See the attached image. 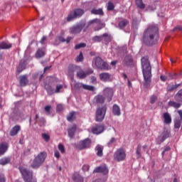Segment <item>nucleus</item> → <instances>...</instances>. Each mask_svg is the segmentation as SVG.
<instances>
[{
  "label": "nucleus",
  "mask_w": 182,
  "mask_h": 182,
  "mask_svg": "<svg viewBox=\"0 0 182 182\" xmlns=\"http://www.w3.org/2000/svg\"><path fill=\"white\" fill-rule=\"evenodd\" d=\"M159 28L150 26L144 33V42L146 45H154V37L157 36Z\"/></svg>",
  "instance_id": "nucleus-1"
},
{
  "label": "nucleus",
  "mask_w": 182,
  "mask_h": 182,
  "mask_svg": "<svg viewBox=\"0 0 182 182\" xmlns=\"http://www.w3.org/2000/svg\"><path fill=\"white\" fill-rule=\"evenodd\" d=\"M141 66L145 85H149L151 82V66L147 57L141 58Z\"/></svg>",
  "instance_id": "nucleus-2"
},
{
  "label": "nucleus",
  "mask_w": 182,
  "mask_h": 182,
  "mask_svg": "<svg viewBox=\"0 0 182 182\" xmlns=\"http://www.w3.org/2000/svg\"><path fill=\"white\" fill-rule=\"evenodd\" d=\"M19 170L23 176L25 182H36V178H33L32 171H28L26 168L20 167Z\"/></svg>",
  "instance_id": "nucleus-3"
},
{
  "label": "nucleus",
  "mask_w": 182,
  "mask_h": 182,
  "mask_svg": "<svg viewBox=\"0 0 182 182\" xmlns=\"http://www.w3.org/2000/svg\"><path fill=\"white\" fill-rule=\"evenodd\" d=\"M46 159V153L41 152L34 159L33 164H31V167H33V168H38V167H41V165L42 164V163L45 161Z\"/></svg>",
  "instance_id": "nucleus-4"
},
{
  "label": "nucleus",
  "mask_w": 182,
  "mask_h": 182,
  "mask_svg": "<svg viewBox=\"0 0 182 182\" xmlns=\"http://www.w3.org/2000/svg\"><path fill=\"white\" fill-rule=\"evenodd\" d=\"M85 14V11L82 9H75L73 11H70V14L68 15L67 21L68 22H70L76 19V18H80L82 15Z\"/></svg>",
  "instance_id": "nucleus-5"
},
{
  "label": "nucleus",
  "mask_w": 182,
  "mask_h": 182,
  "mask_svg": "<svg viewBox=\"0 0 182 182\" xmlns=\"http://www.w3.org/2000/svg\"><path fill=\"white\" fill-rule=\"evenodd\" d=\"M107 110V107H106V106H103L97 109L96 122H102V120L105 119V116H106Z\"/></svg>",
  "instance_id": "nucleus-6"
},
{
  "label": "nucleus",
  "mask_w": 182,
  "mask_h": 182,
  "mask_svg": "<svg viewBox=\"0 0 182 182\" xmlns=\"http://www.w3.org/2000/svg\"><path fill=\"white\" fill-rule=\"evenodd\" d=\"M88 26H92L95 31H100V29L105 28V23L102 22L100 19L95 18L90 21Z\"/></svg>",
  "instance_id": "nucleus-7"
},
{
  "label": "nucleus",
  "mask_w": 182,
  "mask_h": 182,
  "mask_svg": "<svg viewBox=\"0 0 182 182\" xmlns=\"http://www.w3.org/2000/svg\"><path fill=\"white\" fill-rule=\"evenodd\" d=\"M126 159V151L123 149H118L114 154L115 161H123Z\"/></svg>",
  "instance_id": "nucleus-8"
},
{
  "label": "nucleus",
  "mask_w": 182,
  "mask_h": 182,
  "mask_svg": "<svg viewBox=\"0 0 182 182\" xmlns=\"http://www.w3.org/2000/svg\"><path fill=\"white\" fill-rule=\"evenodd\" d=\"M72 89H80V87H83L85 90H90V92H95V89L92 85H85L80 82H76L75 84L72 81L71 82Z\"/></svg>",
  "instance_id": "nucleus-9"
},
{
  "label": "nucleus",
  "mask_w": 182,
  "mask_h": 182,
  "mask_svg": "<svg viewBox=\"0 0 182 182\" xmlns=\"http://www.w3.org/2000/svg\"><path fill=\"white\" fill-rule=\"evenodd\" d=\"M95 65L98 69H103L104 70H109L110 69L109 64L105 63L100 57L95 58Z\"/></svg>",
  "instance_id": "nucleus-10"
},
{
  "label": "nucleus",
  "mask_w": 182,
  "mask_h": 182,
  "mask_svg": "<svg viewBox=\"0 0 182 182\" xmlns=\"http://www.w3.org/2000/svg\"><path fill=\"white\" fill-rule=\"evenodd\" d=\"M92 144V141L90 139H86L83 141H80L76 145V148L77 150H83L85 149H89L90 147V144Z\"/></svg>",
  "instance_id": "nucleus-11"
},
{
  "label": "nucleus",
  "mask_w": 182,
  "mask_h": 182,
  "mask_svg": "<svg viewBox=\"0 0 182 182\" xmlns=\"http://www.w3.org/2000/svg\"><path fill=\"white\" fill-rule=\"evenodd\" d=\"M114 90L112 87H105L103 90V95L106 97L107 102H112Z\"/></svg>",
  "instance_id": "nucleus-12"
},
{
  "label": "nucleus",
  "mask_w": 182,
  "mask_h": 182,
  "mask_svg": "<svg viewBox=\"0 0 182 182\" xmlns=\"http://www.w3.org/2000/svg\"><path fill=\"white\" fill-rule=\"evenodd\" d=\"M93 73V70L90 69L87 71H83L82 68H80L78 70H77V76L79 77V79H85L86 76H89V75H92Z\"/></svg>",
  "instance_id": "nucleus-13"
},
{
  "label": "nucleus",
  "mask_w": 182,
  "mask_h": 182,
  "mask_svg": "<svg viewBox=\"0 0 182 182\" xmlns=\"http://www.w3.org/2000/svg\"><path fill=\"white\" fill-rule=\"evenodd\" d=\"M170 137V132L168 130L165 129L157 138V143L161 144L164 140Z\"/></svg>",
  "instance_id": "nucleus-14"
},
{
  "label": "nucleus",
  "mask_w": 182,
  "mask_h": 182,
  "mask_svg": "<svg viewBox=\"0 0 182 182\" xmlns=\"http://www.w3.org/2000/svg\"><path fill=\"white\" fill-rule=\"evenodd\" d=\"M83 29V26L82 24L77 25L75 26H73L70 28V33L76 35V33H80Z\"/></svg>",
  "instance_id": "nucleus-15"
},
{
  "label": "nucleus",
  "mask_w": 182,
  "mask_h": 182,
  "mask_svg": "<svg viewBox=\"0 0 182 182\" xmlns=\"http://www.w3.org/2000/svg\"><path fill=\"white\" fill-rule=\"evenodd\" d=\"M105 131V127L102 125H96L92 129V132L94 134H100V133H103Z\"/></svg>",
  "instance_id": "nucleus-16"
},
{
  "label": "nucleus",
  "mask_w": 182,
  "mask_h": 182,
  "mask_svg": "<svg viewBox=\"0 0 182 182\" xmlns=\"http://www.w3.org/2000/svg\"><path fill=\"white\" fill-rule=\"evenodd\" d=\"M94 173H102V174L106 175L109 173V169L107 168V167H106V166L104 165L96 168L94 170Z\"/></svg>",
  "instance_id": "nucleus-17"
},
{
  "label": "nucleus",
  "mask_w": 182,
  "mask_h": 182,
  "mask_svg": "<svg viewBox=\"0 0 182 182\" xmlns=\"http://www.w3.org/2000/svg\"><path fill=\"white\" fill-rule=\"evenodd\" d=\"M80 69V67L74 65H70L68 67V75L69 76H73V73L75 72H77Z\"/></svg>",
  "instance_id": "nucleus-18"
},
{
  "label": "nucleus",
  "mask_w": 182,
  "mask_h": 182,
  "mask_svg": "<svg viewBox=\"0 0 182 182\" xmlns=\"http://www.w3.org/2000/svg\"><path fill=\"white\" fill-rule=\"evenodd\" d=\"M26 60H21L17 67V72L18 73H21L23 70H25V68H26Z\"/></svg>",
  "instance_id": "nucleus-19"
},
{
  "label": "nucleus",
  "mask_w": 182,
  "mask_h": 182,
  "mask_svg": "<svg viewBox=\"0 0 182 182\" xmlns=\"http://www.w3.org/2000/svg\"><path fill=\"white\" fill-rule=\"evenodd\" d=\"M100 79L102 82H110V75L107 73L100 74Z\"/></svg>",
  "instance_id": "nucleus-20"
},
{
  "label": "nucleus",
  "mask_w": 182,
  "mask_h": 182,
  "mask_svg": "<svg viewBox=\"0 0 182 182\" xmlns=\"http://www.w3.org/2000/svg\"><path fill=\"white\" fill-rule=\"evenodd\" d=\"M163 118H164V123H165V124H171V115H170L168 112L164 113Z\"/></svg>",
  "instance_id": "nucleus-21"
},
{
  "label": "nucleus",
  "mask_w": 182,
  "mask_h": 182,
  "mask_svg": "<svg viewBox=\"0 0 182 182\" xmlns=\"http://www.w3.org/2000/svg\"><path fill=\"white\" fill-rule=\"evenodd\" d=\"M8 150V144L7 143H1L0 144V156H3L6 153Z\"/></svg>",
  "instance_id": "nucleus-22"
},
{
  "label": "nucleus",
  "mask_w": 182,
  "mask_h": 182,
  "mask_svg": "<svg viewBox=\"0 0 182 182\" xmlns=\"http://www.w3.org/2000/svg\"><path fill=\"white\" fill-rule=\"evenodd\" d=\"M176 77H177V75H176V73L168 74V75L167 77H166L164 75H161V80H162V82H166V80H170L171 79H176Z\"/></svg>",
  "instance_id": "nucleus-23"
},
{
  "label": "nucleus",
  "mask_w": 182,
  "mask_h": 182,
  "mask_svg": "<svg viewBox=\"0 0 182 182\" xmlns=\"http://www.w3.org/2000/svg\"><path fill=\"white\" fill-rule=\"evenodd\" d=\"M28 75H22L20 77L19 83L21 86H26L27 83H28Z\"/></svg>",
  "instance_id": "nucleus-24"
},
{
  "label": "nucleus",
  "mask_w": 182,
  "mask_h": 182,
  "mask_svg": "<svg viewBox=\"0 0 182 182\" xmlns=\"http://www.w3.org/2000/svg\"><path fill=\"white\" fill-rule=\"evenodd\" d=\"M19 130H21V126L19 125L14 126L10 131V136H16Z\"/></svg>",
  "instance_id": "nucleus-25"
},
{
  "label": "nucleus",
  "mask_w": 182,
  "mask_h": 182,
  "mask_svg": "<svg viewBox=\"0 0 182 182\" xmlns=\"http://www.w3.org/2000/svg\"><path fill=\"white\" fill-rule=\"evenodd\" d=\"M112 113L113 114H114V116H120V114H122L120 112V107H119V105H114L112 107Z\"/></svg>",
  "instance_id": "nucleus-26"
},
{
  "label": "nucleus",
  "mask_w": 182,
  "mask_h": 182,
  "mask_svg": "<svg viewBox=\"0 0 182 182\" xmlns=\"http://www.w3.org/2000/svg\"><path fill=\"white\" fill-rule=\"evenodd\" d=\"M76 129V124H73V127L68 129V136L70 139H73V136H75Z\"/></svg>",
  "instance_id": "nucleus-27"
},
{
  "label": "nucleus",
  "mask_w": 182,
  "mask_h": 182,
  "mask_svg": "<svg viewBox=\"0 0 182 182\" xmlns=\"http://www.w3.org/2000/svg\"><path fill=\"white\" fill-rule=\"evenodd\" d=\"M73 180L75 182H83V178L78 173H75L73 175Z\"/></svg>",
  "instance_id": "nucleus-28"
},
{
  "label": "nucleus",
  "mask_w": 182,
  "mask_h": 182,
  "mask_svg": "<svg viewBox=\"0 0 182 182\" xmlns=\"http://www.w3.org/2000/svg\"><path fill=\"white\" fill-rule=\"evenodd\" d=\"M168 106L174 107V109H180V107H181V104L176 101H169Z\"/></svg>",
  "instance_id": "nucleus-29"
},
{
  "label": "nucleus",
  "mask_w": 182,
  "mask_h": 182,
  "mask_svg": "<svg viewBox=\"0 0 182 182\" xmlns=\"http://www.w3.org/2000/svg\"><path fill=\"white\" fill-rule=\"evenodd\" d=\"M94 100L96 102V103H105V97H103L102 95H97L95 97Z\"/></svg>",
  "instance_id": "nucleus-30"
},
{
  "label": "nucleus",
  "mask_w": 182,
  "mask_h": 182,
  "mask_svg": "<svg viewBox=\"0 0 182 182\" xmlns=\"http://www.w3.org/2000/svg\"><path fill=\"white\" fill-rule=\"evenodd\" d=\"M9 163H11L10 157H4L0 159V165L1 166H6V164H9Z\"/></svg>",
  "instance_id": "nucleus-31"
},
{
  "label": "nucleus",
  "mask_w": 182,
  "mask_h": 182,
  "mask_svg": "<svg viewBox=\"0 0 182 182\" xmlns=\"http://www.w3.org/2000/svg\"><path fill=\"white\" fill-rule=\"evenodd\" d=\"M12 48V44L6 42L0 43V49H10Z\"/></svg>",
  "instance_id": "nucleus-32"
},
{
  "label": "nucleus",
  "mask_w": 182,
  "mask_h": 182,
  "mask_svg": "<svg viewBox=\"0 0 182 182\" xmlns=\"http://www.w3.org/2000/svg\"><path fill=\"white\" fill-rule=\"evenodd\" d=\"M43 56H45V50H43V49H38L36 53V58L39 59L43 58Z\"/></svg>",
  "instance_id": "nucleus-33"
},
{
  "label": "nucleus",
  "mask_w": 182,
  "mask_h": 182,
  "mask_svg": "<svg viewBox=\"0 0 182 182\" xmlns=\"http://www.w3.org/2000/svg\"><path fill=\"white\" fill-rule=\"evenodd\" d=\"M76 112H70L68 116H67V119L68 120V122H73V120H75V119H76Z\"/></svg>",
  "instance_id": "nucleus-34"
},
{
  "label": "nucleus",
  "mask_w": 182,
  "mask_h": 182,
  "mask_svg": "<svg viewBox=\"0 0 182 182\" xmlns=\"http://www.w3.org/2000/svg\"><path fill=\"white\" fill-rule=\"evenodd\" d=\"M96 150L97 156H98L99 157H102V156H103V146L98 145L96 147Z\"/></svg>",
  "instance_id": "nucleus-35"
},
{
  "label": "nucleus",
  "mask_w": 182,
  "mask_h": 182,
  "mask_svg": "<svg viewBox=\"0 0 182 182\" xmlns=\"http://www.w3.org/2000/svg\"><path fill=\"white\" fill-rule=\"evenodd\" d=\"M176 102H182V90H180L174 97Z\"/></svg>",
  "instance_id": "nucleus-36"
},
{
  "label": "nucleus",
  "mask_w": 182,
  "mask_h": 182,
  "mask_svg": "<svg viewBox=\"0 0 182 182\" xmlns=\"http://www.w3.org/2000/svg\"><path fill=\"white\" fill-rule=\"evenodd\" d=\"M91 14H92L93 15H103V10L102 9H93L91 11Z\"/></svg>",
  "instance_id": "nucleus-37"
},
{
  "label": "nucleus",
  "mask_w": 182,
  "mask_h": 182,
  "mask_svg": "<svg viewBox=\"0 0 182 182\" xmlns=\"http://www.w3.org/2000/svg\"><path fill=\"white\" fill-rule=\"evenodd\" d=\"M124 63H125V65H127L128 66H131V65H132V63H133V58H132L131 56H127L124 59Z\"/></svg>",
  "instance_id": "nucleus-38"
},
{
  "label": "nucleus",
  "mask_w": 182,
  "mask_h": 182,
  "mask_svg": "<svg viewBox=\"0 0 182 182\" xmlns=\"http://www.w3.org/2000/svg\"><path fill=\"white\" fill-rule=\"evenodd\" d=\"M102 41H105V42H110L112 41V36L107 33H105L102 35Z\"/></svg>",
  "instance_id": "nucleus-39"
},
{
  "label": "nucleus",
  "mask_w": 182,
  "mask_h": 182,
  "mask_svg": "<svg viewBox=\"0 0 182 182\" xmlns=\"http://www.w3.org/2000/svg\"><path fill=\"white\" fill-rule=\"evenodd\" d=\"M58 41H59V42H67V43H69L70 42V41H72V37H68L66 40H65V38H63V37L60 36L58 37Z\"/></svg>",
  "instance_id": "nucleus-40"
},
{
  "label": "nucleus",
  "mask_w": 182,
  "mask_h": 182,
  "mask_svg": "<svg viewBox=\"0 0 182 182\" xmlns=\"http://www.w3.org/2000/svg\"><path fill=\"white\" fill-rule=\"evenodd\" d=\"M181 122H182V120L180 119H176L174 121L175 129H180V127H181Z\"/></svg>",
  "instance_id": "nucleus-41"
},
{
  "label": "nucleus",
  "mask_w": 182,
  "mask_h": 182,
  "mask_svg": "<svg viewBox=\"0 0 182 182\" xmlns=\"http://www.w3.org/2000/svg\"><path fill=\"white\" fill-rule=\"evenodd\" d=\"M92 42H102L103 41V36H94L92 39Z\"/></svg>",
  "instance_id": "nucleus-42"
},
{
  "label": "nucleus",
  "mask_w": 182,
  "mask_h": 182,
  "mask_svg": "<svg viewBox=\"0 0 182 182\" xmlns=\"http://www.w3.org/2000/svg\"><path fill=\"white\" fill-rule=\"evenodd\" d=\"M128 23H129V21H127V20H122L119 23V26L122 29V28H124V26H126Z\"/></svg>",
  "instance_id": "nucleus-43"
},
{
  "label": "nucleus",
  "mask_w": 182,
  "mask_h": 182,
  "mask_svg": "<svg viewBox=\"0 0 182 182\" xmlns=\"http://www.w3.org/2000/svg\"><path fill=\"white\" fill-rule=\"evenodd\" d=\"M177 87H178V85H168V87H167V90H168V92H171V91H173V90L177 89Z\"/></svg>",
  "instance_id": "nucleus-44"
},
{
  "label": "nucleus",
  "mask_w": 182,
  "mask_h": 182,
  "mask_svg": "<svg viewBox=\"0 0 182 182\" xmlns=\"http://www.w3.org/2000/svg\"><path fill=\"white\" fill-rule=\"evenodd\" d=\"M141 150V145L139 144L136 149V157L137 159H139V157L141 156V153L140 152Z\"/></svg>",
  "instance_id": "nucleus-45"
},
{
  "label": "nucleus",
  "mask_w": 182,
  "mask_h": 182,
  "mask_svg": "<svg viewBox=\"0 0 182 182\" xmlns=\"http://www.w3.org/2000/svg\"><path fill=\"white\" fill-rule=\"evenodd\" d=\"M45 89H46L48 95H53V90L51 87H48V85H45Z\"/></svg>",
  "instance_id": "nucleus-46"
},
{
  "label": "nucleus",
  "mask_w": 182,
  "mask_h": 182,
  "mask_svg": "<svg viewBox=\"0 0 182 182\" xmlns=\"http://www.w3.org/2000/svg\"><path fill=\"white\" fill-rule=\"evenodd\" d=\"M138 8H140V9H144L146 5H144V4H143V1H138L137 3H136Z\"/></svg>",
  "instance_id": "nucleus-47"
},
{
  "label": "nucleus",
  "mask_w": 182,
  "mask_h": 182,
  "mask_svg": "<svg viewBox=\"0 0 182 182\" xmlns=\"http://www.w3.org/2000/svg\"><path fill=\"white\" fill-rule=\"evenodd\" d=\"M58 150H60V153H62V154H63V153H65V146H63V144H58Z\"/></svg>",
  "instance_id": "nucleus-48"
},
{
  "label": "nucleus",
  "mask_w": 182,
  "mask_h": 182,
  "mask_svg": "<svg viewBox=\"0 0 182 182\" xmlns=\"http://www.w3.org/2000/svg\"><path fill=\"white\" fill-rule=\"evenodd\" d=\"M42 137L46 141H49V139H50V136H49V134H42Z\"/></svg>",
  "instance_id": "nucleus-49"
},
{
  "label": "nucleus",
  "mask_w": 182,
  "mask_h": 182,
  "mask_svg": "<svg viewBox=\"0 0 182 182\" xmlns=\"http://www.w3.org/2000/svg\"><path fill=\"white\" fill-rule=\"evenodd\" d=\"M107 9L108 11H113V9H114V4H113L112 2H109Z\"/></svg>",
  "instance_id": "nucleus-50"
},
{
  "label": "nucleus",
  "mask_w": 182,
  "mask_h": 182,
  "mask_svg": "<svg viewBox=\"0 0 182 182\" xmlns=\"http://www.w3.org/2000/svg\"><path fill=\"white\" fill-rule=\"evenodd\" d=\"M86 46V43H81L80 44H77L75 46V49H80V48H85Z\"/></svg>",
  "instance_id": "nucleus-51"
},
{
  "label": "nucleus",
  "mask_w": 182,
  "mask_h": 182,
  "mask_svg": "<svg viewBox=\"0 0 182 182\" xmlns=\"http://www.w3.org/2000/svg\"><path fill=\"white\" fill-rule=\"evenodd\" d=\"M83 60V53H80L79 55L77 57V62H82Z\"/></svg>",
  "instance_id": "nucleus-52"
},
{
  "label": "nucleus",
  "mask_w": 182,
  "mask_h": 182,
  "mask_svg": "<svg viewBox=\"0 0 182 182\" xmlns=\"http://www.w3.org/2000/svg\"><path fill=\"white\" fill-rule=\"evenodd\" d=\"M156 100H157V96L153 95L152 97H151L150 102L151 103V105H154V103L156 102Z\"/></svg>",
  "instance_id": "nucleus-53"
},
{
  "label": "nucleus",
  "mask_w": 182,
  "mask_h": 182,
  "mask_svg": "<svg viewBox=\"0 0 182 182\" xmlns=\"http://www.w3.org/2000/svg\"><path fill=\"white\" fill-rule=\"evenodd\" d=\"M63 87V85H58L56 86V88H55V93H59V91L60 90V89H62Z\"/></svg>",
  "instance_id": "nucleus-54"
},
{
  "label": "nucleus",
  "mask_w": 182,
  "mask_h": 182,
  "mask_svg": "<svg viewBox=\"0 0 182 182\" xmlns=\"http://www.w3.org/2000/svg\"><path fill=\"white\" fill-rule=\"evenodd\" d=\"M50 108H51L50 105H48V106L45 107L44 110H45V112H46V113L50 114Z\"/></svg>",
  "instance_id": "nucleus-55"
},
{
  "label": "nucleus",
  "mask_w": 182,
  "mask_h": 182,
  "mask_svg": "<svg viewBox=\"0 0 182 182\" xmlns=\"http://www.w3.org/2000/svg\"><path fill=\"white\" fill-rule=\"evenodd\" d=\"M6 179L5 178V175L0 173V182H5Z\"/></svg>",
  "instance_id": "nucleus-56"
},
{
  "label": "nucleus",
  "mask_w": 182,
  "mask_h": 182,
  "mask_svg": "<svg viewBox=\"0 0 182 182\" xmlns=\"http://www.w3.org/2000/svg\"><path fill=\"white\" fill-rule=\"evenodd\" d=\"M114 143H116V139H114L113 137V138H112L110 139V141H109L108 144H109V146H112V145L114 144Z\"/></svg>",
  "instance_id": "nucleus-57"
},
{
  "label": "nucleus",
  "mask_w": 182,
  "mask_h": 182,
  "mask_svg": "<svg viewBox=\"0 0 182 182\" xmlns=\"http://www.w3.org/2000/svg\"><path fill=\"white\" fill-rule=\"evenodd\" d=\"M62 110H63V105H62L61 104L58 105H57V111L62 112Z\"/></svg>",
  "instance_id": "nucleus-58"
},
{
  "label": "nucleus",
  "mask_w": 182,
  "mask_h": 182,
  "mask_svg": "<svg viewBox=\"0 0 182 182\" xmlns=\"http://www.w3.org/2000/svg\"><path fill=\"white\" fill-rule=\"evenodd\" d=\"M89 168H90V166H89V165H87V164H85V165H83V166H82V170H83V171H89Z\"/></svg>",
  "instance_id": "nucleus-59"
},
{
  "label": "nucleus",
  "mask_w": 182,
  "mask_h": 182,
  "mask_svg": "<svg viewBox=\"0 0 182 182\" xmlns=\"http://www.w3.org/2000/svg\"><path fill=\"white\" fill-rule=\"evenodd\" d=\"M154 10H156V6H149L147 9L149 12Z\"/></svg>",
  "instance_id": "nucleus-60"
},
{
  "label": "nucleus",
  "mask_w": 182,
  "mask_h": 182,
  "mask_svg": "<svg viewBox=\"0 0 182 182\" xmlns=\"http://www.w3.org/2000/svg\"><path fill=\"white\" fill-rule=\"evenodd\" d=\"M54 156L56 159H59V157H60V154H59V151H55Z\"/></svg>",
  "instance_id": "nucleus-61"
},
{
  "label": "nucleus",
  "mask_w": 182,
  "mask_h": 182,
  "mask_svg": "<svg viewBox=\"0 0 182 182\" xmlns=\"http://www.w3.org/2000/svg\"><path fill=\"white\" fill-rule=\"evenodd\" d=\"M46 41V36H43V38H41L40 43H42V45H43V43H45V41Z\"/></svg>",
  "instance_id": "nucleus-62"
},
{
  "label": "nucleus",
  "mask_w": 182,
  "mask_h": 182,
  "mask_svg": "<svg viewBox=\"0 0 182 182\" xmlns=\"http://www.w3.org/2000/svg\"><path fill=\"white\" fill-rule=\"evenodd\" d=\"M96 80H97L96 77L93 76V77H91L92 83H94V84L96 83Z\"/></svg>",
  "instance_id": "nucleus-63"
},
{
  "label": "nucleus",
  "mask_w": 182,
  "mask_h": 182,
  "mask_svg": "<svg viewBox=\"0 0 182 182\" xmlns=\"http://www.w3.org/2000/svg\"><path fill=\"white\" fill-rule=\"evenodd\" d=\"M178 114H179V116H180V120H182V110L181 109V110H178Z\"/></svg>",
  "instance_id": "nucleus-64"
}]
</instances>
